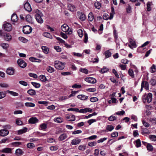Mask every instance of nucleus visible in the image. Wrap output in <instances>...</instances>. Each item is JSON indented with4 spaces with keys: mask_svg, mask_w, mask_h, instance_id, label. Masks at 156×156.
Listing matches in <instances>:
<instances>
[{
    "mask_svg": "<svg viewBox=\"0 0 156 156\" xmlns=\"http://www.w3.org/2000/svg\"><path fill=\"white\" fill-rule=\"evenodd\" d=\"M68 111H74L78 112L80 113H84L87 112H91L92 109L90 108H87L84 109L79 110L77 108H70L67 109Z\"/></svg>",
    "mask_w": 156,
    "mask_h": 156,
    "instance_id": "obj_1",
    "label": "nucleus"
},
{
    "mask_svg": "<svg viewBox=\"0 0 156 156\" xmlns=\"http://www.w3.org/2000/svg\"><path fill=\"white\" fill-rule=\"evenodd\" d=\"M36 14L35 17L37 22L40 24L42 23L43 22V20L42 18L43 16L42 13L39 10L37 9L36 11Z\"/></svg>",
    "mask_w": 156,
    "mask_h": 156,
    "instance_id": "obj_2",
    "label": "nucleus"
},
{
    "mask_svg": "<svg viewBox=\"0 0 156 156\" xmlns=\"http://www.w3.org/2000/svg\"><path fill=\"white\" fill-rule=\"evenodd\" d=\"M65 63L59 61H55L54 62L55 67L59 70L63 69L65 68Z\"/></svg>",
    "mask_w": 156,
    "mask_h": 156,
    "instance_id": "obj_3",
    "label": "nucleus"
},
{
    "mask_svg": "<svg viewBox=\"0 0 156 156\" xmlns=\"http://www.w3.org/2000/svg\"><path fill=\"white\" fill-rule=\"evenodd\" d=\"M3 36L4 39L8 41H10L12 39V37L9 33L0 30V36Z\"/></svg>",
    "mask_w": 156,
    "mask_h": 156,
    "instance_id": "obj_4",
    "label": "nucleus"
},
{
    "mask_svg": "<svg viewBox=\"0 0 156 156\" xmlns=\"http://www.w3.org/2000/svg\"><path fill=\"white\" fill-rule=\"evenodd\" d=\"M69 27L66 24H64L61 27V30L65 32H67V34H71L72 31L71 30H69Z\"/></svg>",
    "mask_w": 156,
    "mask_h": 156,
    "instance_id": "obj_5",
    "label": "nucleus"
},
{
    "mask_svg": "<svg viewBox=\"0 0 156 156\" xmlns=\"http://www.w3.org/2000/svg\"><path fill=\"white\" fill-rule=\"evenodd\" d=\"M32 29L31 27L29 25L24 26L23 31V33L25 34H30L32 31Z\"/></svg>",
    "mask_w": 156,
    "mask_h": 156,
    "instance_id": "obj_6",
    "label": "nucleus"
},
{
    "mask_svg": "<svg viewBox=\"0 0 156 156\" xmlns=\"http://www.w3.org/2000/svg\"><path fill=\"white\" fill-rule=\"evenodd\" d=\"M66 119L70 121H73L75 120V115L70 113L66 114Z\"/></svg>",
    "mask_w": 156,
    "mask_h": 156,
    "instance_id": "obj_7",
    "label": "nucleus"
},
{
    "mask_svg": "<svg viewBox=\"0 0 156 156\" xmlns=\"http://www.w3.org/2000/svg\"><path fill=\"white\" fill-rule=\"evenodd\" d=\"M17 63L19 66L21 68H24L26 66L27 64L26 62L21 59H19L17 61Z\"/></svg>",
    "mask_w": 156,
    "mask_h": 156,
    "instance_id": "obj_8",
    "label": "nucleus"
},
{
    "mask_svg": "<svg viewBox=\"0 0 156 156\" xmlns=\"http://www.w3.org/2000/svg\"><path fill=\"white\" fill-rule=\"evenodd\" d=\"M130 44L128 45V46L132 49L133 48H136L137 47V45L134 40L130 38L129 40Z\"/></svg>",
    "mask_w": 156,
    "mask_h": 156,
    "instance_id": "obj_9",
    "label": "nucleus"
},
{
    "mask_svg": "<svg viewBox=\"0 0 156 156\" xmlns=\"http://www.w3.org/2000/svg\"><path fill=\"white\" fill-rule=\"evenodd\" d=\"M4 29L5 30L10 31L12 29V26L11 24L9 23H6L3 25Z\"/></svg>",
    "mask_w": 156,
    "mask_h": 156,
    "instance_id": "obj_10",
    "label": "nucleus"
},
{
    "mask_svg": "<svg viewBox=\"0 0 156 156\" xmlns=\"http://www.w3.org/2000/svg\"><path fill=\"white\" fill-rule=\"evenodd\" d=\"M85 80L91 83H94L96 82V80L94 78L92 77L86 78Z\"/></svg>",
    "mask_w": 156,
    "mask_h": 156,
    "instance_id": "obj_11",
    "label": "nucleus"
},
{
    "mask_svg": "<svg viewBox=\"0 0 156 156\" xmlns=\"http://www.w3.org/2000/svg\"><path fill=\"white\" fill-rule=\"evenodd\" d=\"M81 140L78 138H75L72 140L71 142L72 145H76L79 144L81 142Z\"/></svg>",
    "mask_w": 156,
    "mask_h": 156,
    "instance_id": "obj_12",
    "label": "nucleus"
},
{
    "mask_svg": "<svg viewBox=\"0 0 156 156\" xmlns=\"http://www.w3.org/2000/svg\"><path fill=\"white\" fill-rule=\"evenodd\" d=\"M24 8L25 9L28 11L30 12L32 10V9L30 4L28 2H26L24 5Z\"/></svg>",
    "mask_w": 156,
    "mask_h": 156,
    "instance_id": "obj_13",
    "label": "nucleus"
},
{
    "mask_svg": "<svg viewBox=\"0 0 156 156\" xmlns=\"http://www.w3.org/2000/svg\"><path fill=\"white\" fill-rule=\"evenodd\" d=\"M38 120L36 117H32L28 120V122L30 123L35 124L38 122Z\"/></svg>",
    "mask_w": 156,
    "mask_h": 156,
    "instance_id": "obj_14",
    "label": "nucleus"
},
{
    "mask_svg": "<svg viewBox=\"0 0 156 156\" xmlns=\"http://www.w3.org/2000/svg\"><path fill=\"white\" fill-rule=\"evenodd\" d=\"M9 132L7 130L3 129L0 130V136H5L8 135Z\"/></svg>",
    "mask_w": 156,
    "mask_h": 156,
    "instance_id": "obj_15",
    "label": "nucleus"
},
{
    "mask_svg": "<svg viewBox=\"0 0 156 156\" xmlns=\"http://www.w3.org/2000/svg\"><path fill=\"white\" fill-rule=\"evenodd\" d=\"M152 94L151 93H148L147 96L145 100L147 101L148 103H150L152 100Z\"/></svg>",
    "mask_w": 156,
    "mask_h": 156,
    "instance_id": "obj_16",
    "label": "nucleus"
},
{
    "mask_svg": "<svg viewBox=\"0 0 156 156\" xmlns=\"http://www.w3.org/2000/svg\"><path fill=\"white\" fill-rule=\"evenodd\" d=\"M14 69L12 67L8 68L6 70L7 73L9 75H12L14 73Z\"/></svg>",
    "mask_w": 156,
    "mask_h": 156,
    "instance_id": "obj_17",
    "label": "nucleus"
},
{
    "mask_svg": "<svg viewBox=\"0 0 156 156\" xmlns=\"http://www.w3.org/2000/svg\"><path fill=\"white\" fill-rule=\"evenodd\" d=\"M143 84V87L147 90L149 89V84L146 81H142L141 84Z\"/></svg>",
    "mask_w": 156,
    "mask_h": 156,
    "instance_id": "obj_18",
    "label": "nucleus"
},
{
    "mask_svg": "<svg viewBox=\"0 0 156 156\" xmlns=\"http://www.w3.org/2000/svg\"><path fill=\"white\" fill-rule=\"evenodd\" d=\"M11 20L13 22H16L18 20V17L17 15L15 13H13L11 16Z\"/></svg>",
    "mask_w": 156,
    "mask_h": 156,
    "instance_id": "obj_19",
    "label": "nucleus"
},
{
    "mask_svg": "<svg viewBox=\"0 0 156 156\" xmlns=\"http://www.w3.org/2000/svg\"><path fill=\"white\" fill-rule=\"evenodd\" d=\"M68 136L66 133H63L58 138V140L60 141H63L66 139Z\"/></svg>",
    "mask_w": 156,
    "mask_h": 156,
    "instance_id": "obj_20",
    "label": "nucleus"
},
{
    "mask_svg": "<svg viewBox=\"0 0 156 156\" xmlns=\"http://www.w3.org/2000/svg\"><path fill=\"white\" fill-rule=\"evenodd\" d=\"M23 153V152L22 149L20 148L17 149L15 151V154L17 156H20L22 155Z\"/></svg>",
    "mask_w": 156,
    "mask_h": 156,
    "instance_id": "obj_21",
    "label": "nucleus"
},
{
    "mask_svg": "<svg viewBox=\"0 0 156 156\" xmlns=\"http://www.w3.org/2000/svg\"><path fill=\"white\" fill-rule=\"evenodd\" d=\"M77 97L79 99L82 100H85L87 99L88 97L83 94L79 95Z\"/></svg>",
    "mask_w": 156,
    "mask_h": 156,
    "instance_id": "obj_22",
    "label": "nucleus"
},
{
    "mask_svg": "<svg viewBox=\"0 0 156 156\" xmlns=\"http://www.w3.org/2000/svg\"><path fill=\"white\" fill-rule=\"evenodd\" d=\"M47 71L49 73H52L54 72L55 70L54 68L50 66H48L46 68Z\"/></svg>",
    "mask_w": 156,
    "mask_h": 156,
    "instance_id": "obj_23",
    "label": "nucleus"
},
{
    "mask_svg": "<svg viewBox=\"0 0 156 156\" xmlns=\"http://www.w3.org/2000/svg\"><path fill=\"white\" fill-rule=\"evenodd\" d=\"M68 8L72 12H73L76 10V7L73 5L69 4L68 5Z\"/></svg>",
    "mask_w": 156,
    "mask_h": 156,
    "instance_id": "obj_24",
    "label": "nucleus"
},
{
    "mask_svg": "<svg viewBox=\"0 0 156 156\" xmlns=\"http://www.w3.org/2000/svg\"><path fill=\"white\" fill-rule=\"evenodd\" d=\"M29 60L33 62H40L41 60L40 59L36 58L34 57H30L29 58Z\"/></svg>",
    "mask_w": 156,
    "mask_h": 156,
    "instance_id": "obj_25",
    "label": "nucleus"
},
{
    "mask_svg": "<svg viewBox=\"0 0 156 156\" xmlns=\"http://www.w3.org/2000/svg\"><path fill=\"white\" fill-rule=\"evenodd\" d=\"M39 78L42 82H45L48 81V80L46 78V76L44 75H40L39 76Z\"/></svg>",
    "mask_w": 156,
    "mask_h": 156,
    "instance_id": "obj_26",
    "label": "nucleus"
},
{
    "mask_svg": "<svg viewBox=\"0 0 156 156\" xmlns=\"http://www.w3.org/2000/svg\"><path fill=\"white\" fill-rule=\"evenodd\" d=\"M11 151V149L9 148H4L2 150V152L7 153H12Z\"/></svg>",
    "mask_w": 156,
    "mask_h": 156,
    "instance_id": "obj_27",
    "label": "nucleus"
},
{
    "mask_svg": "<svg viewBox=\"0 0 156 156\" xmlns=\"http://www.w3.org/2000/svg\"><path fill=\"white\" fill-rule=\"evenodd\" d=\"M27 130V128H25L23 129H22L18 131V134L19 135H21L23 133H25Z\"/></svg>",
    "mask_w": 156,
    "mask_h": 156,
    "instance_id": "obj_28",
    "label": "nucleus"
},
{
    "mask_svg": "<svg viewBox=\"0 0 156 156\" xmlns=\"http://www.w3.org/2000/svg\"><path fill=\"white\" fill-rule=\"evenodd\" d=\"M141 133L144 136L150 133V132H149V130L147 128H144L142 130Z\"/></svg>",
    "mask_w": 156,
    "mask_h": 156,
    "instance_id": "obj_29",
    "label": "nucleus"
},
{
    "mask_svg": "<svg viewBox=\"0 0 156 156\" xmlns=\"http://www.w3.org/2000/svg\"><path fill=\"white\" fill-rule=\"evenodd\" d=\"M79 18L82 21L85 20L86 18L85 15L82 13H80L79 14Z\"/></svg>",
    "mask_w": 156,
    "mask_h": 156,
    "instance_id": "obj_30",
    "label": "nucleus"
},
{
    "mask_svg": "<svg viewBox=\"0 0 156 156\" xmlns=\"http://www.w3.org/2000/svg\"><path fill=\"white\" fill-rule=\"evenodd\" d=\"M156 66L154 64H153L150 68V72L151 73H154L156 72Z\"/></svg>",
    "mask_w": 156,
    "mask_h": 156,
    "instance_id": "obj_31",
    "label": "nucleus"
},
{
    "mask_svg": "<svg viewBox=\"0 0 156 156\" xmlns=\"http://www.w3.org/2000/svg\"><path fill=\"white\" fill-rule=\"evenodd\" d=\"M88 20L90 22L94 20V17L93 13L90 12L88 16Z\"/></svg>",
    "mask_w": 156,
    "mask_h": 156,
    "instance_id": "obj_32",
    "label": "nucleus"
},
{
    "mask_svg": "<svg viewBox=\"0 0 156 156\" xmlns=\"http://www.w3.org/2000/svg\"><path fill=\"white\" fill-rule=\"evenodd\" d=\"M25 105L27 107H33L35 106V104L32 102H26L25 103Z\"/></svg>",
    "mask_w": 156,
    "mask_h": 156,
    "instance_id": "obj_33",
    "label": "nucleus"
},
{
    "mask_svg": "<svg viewBox=\"0 0 156 156\" xmlns=\"http://www.w3.org/2000/svg\"><path fill=\"white\" fill-rule=\"evenodd\" d=\"M128 73L129 75L132 78H134V72L133 70L131 69H129L128 71Z\"/></svg>",
    "mask_w": 156,
    "mask_h": 156,
    "instance_id": "obj_34",
    "label": "nucleus"
},
{
    "mask_svg": "<svg viewBox=\"0 0 156 156\" xmlns=\"http://www.w3.org/2000/svg\"><path fill=\"white\" fill-rule=\"evenodd\" d=\"M27 93L31 96L34 95L36 94V91L33 89H30L27 91Z\"/></svg>",
    "mask_w": 156,
    "mask_h": 156,
    "instance_id": "obj_35",
    "label": "nucleus"
},
{
    "mask_svg": "<svg viewBox=\"0 0 156 156\" xmlns=\"http://www.w3.org/2000/svg\"><path fill=\"white\" fill-rule=\"evenodd\" d=\"M105 58H107L111 56L112 53L109 50L106 51L104 53Z\"/></svg>",
    "mask_w": 156,
    "mask_h": 156,
    "instance_id": "obj_36",
    "label": "nucleus"
},
{
    "mask_svg": "<svg viewBox=\"0 0 156 156\" xmlns=\"http://www.w3.org/2000/svg\"><path fill=\"white\" fill-rule=\"evenodd\" d=\"M1 46L5 49H7V48H9V45L8 44L2 43L1 44Z\"/></svg>",
    "mask_w": 156,
    "mask_h": 156,
    "instance_id": "obj_37",
    "label": "nucleus"
},
{
    "mask_svg": "<svg viewBox=\"0 0 156 156\" xmlns=\"http://www.w3.org/2000/svg\"><path fill=\"white\" fill-rule=\"evenodd\" d=\"M42 49L44 52L46 54L48 53L49 52L48 48L46 46H42Z\"/></svg>",
    "mask_w": 156,
    "mask_h": 156,
    "instance_id": "obj_38",
    "label": "nucleus"
},
{
    "mask_svg": "<svg viewBox=\"0 0 156 156\" xmlns=\"http://www.w3.org/2000/svg\"><path fill=\"white\" fill-rule=\"evenodd\" d=\"M54 121L60 123L63 122V119L62 118L57 117L54 118Z\"/></svg>",
    "mask_w": 156,
    "mask_h": 156,
    "instance_id": "obj_39",
    "label": "nucleus"
},
{
    "mask_svg": "<svg viewBox=\"0 0 156 156\" xmlns=\"http://www.w3.org/2000/svg\"><path fill=\"white\" fill-rule=\"evenodd\" d=\"M86 148V144L80 145L78 147V149L80 150L84 151Z\"/></svg>",
    "mask_w": 156,
    "mask_h": 156,
    "instance_id": "obj_40",
    "label": "nucleus"
},
{
    "mask_svg": "<svg viewBox=\"0 0 156 156\" xmlns=\"http://www.w3.org/2000/svg\"><path fill=\"white\" fill-rule=\"evenodd\" d=\"M80 72L86 74H87L88 73V70L85 68H81L79 69Z\"/></svg>",
    "mask_w": 156,
    "mask_h": 156,
    "instance_id": "obj_41",
    "label": "nucleus"
},
{
    "mask_svg": "<svg viewBox=\"0 0 156 156\" xmlns=\"http://www.w3.org/2000/svg\"><path fill=\"white\" fill-rule=\"evenodd\" d=\"M95 7L98 9H99L101 7V3L98 2H96L94 3Z\"/></svg>",
    "mask_w": 156,
    "mask_h": 156,
    "instance_id": "obj_42",
    "label": "nucleus"
},
{
    "mask_svg": "<svg viewBox=\"0 0 156 156\" xmlns=\"http://www.w3.org/2000/svg\"><path fill=\"white\" fill-rule=\"evenodd\" d=\"M147 150L151 151L153 150V146L150 144H148L147 146Z\"/></svg>",
    "mask_w": 156,
    "mask_h": 156,
    "instance_id": "obj_43",
    "label": "nucleus"
},
{
    "mask_svg": "<svg viewBox=\"0 0 156 156\" xmlns=\"http://www.w3.org/2000/svg\"><path fill=\"white\" fill-rule=\"evenodd\" d=\"M27 146L28 148L30 149H31L35 147L34 144L31 143H28L27 145Z\"/></svg>",
    "mask_w": 156,
    "mask_h": 156,
    "instance_id": "obj_44",
    "label": "nucleus"
},
{
    "mask_svg": "<svg viewBox=\"0 0 156 156\" xmlns=\"http://www.w3.org/2000/svg\"><path fill=\"white\" fill-rule=\"evenodd\" d=\"M31 83L34 87L36 88H39L41 86L40 84L38 83L31 82Z\"/></svg>",
    "mask_w": 156,
    "mask_h": 156,
    "instance_id": "obj_45",
    "label": "nucleus"
},
{
    "mask_svg": "<svg viewBox=\"0 0 156 156\" xmlns=\"http://www.w3.org/2000/svg\"><path fill=\"white\" fill-rule=\"evenodd\" d=\"M40 126L41 128L40 130H44L47 128V125L45 123H42L40 125Z\"/></svg>",
    "mask_w": 156,
    "mask_h": 156,
    "instance_id": "obj_46",
    "label": "nucleus"
},
{
    "mask_svg": "<svg viewBox=\"0 0 156 156\" xmlns=\"http://www.w3.org/2000/svg\"><path fill=\"white\" fill-rule=\"evenodd\" d=\"M0 86L2 88H6L9 87V84L6 83H0Z\"/></svg>",
    "mask_w": 156,
    "mask_h": 156,
    "instance_id": "obj_47",
    "label": "nucleus"
},
{
    "mask_svg": "<svg viewBox=\"0 0 156 156\" xmlns=\"http://www.w3.org/2000/svg\"><path fill=\"white\" fill-rule=\"evenodd\" d=\"M136 143V146L137 147H140L141 146L140 140L139 139L135 141Z\"/></svg>",
    "mask_w": 156,
    "mask_h": 156,
    "instance_id": "obj_48",
    "label": "nucleus"
},
{
    "mask_svg": "<svg viewBox=\"0 0 156 156\" xmlns=\"http://www.w3.org/2000/svg\"><path fill=\"white\" fill-rule=\"evenodd\" d=\"M43 35L44 36L49 38H52V37L51 35L50 34V33L48 32H45L43 34Z\"/></svg>",
    "mask_w": 156,
    "mask_h": 156,
    "instance_id": "obj_49",
    "label": "nucleus"
},
{
    "mask_svg": "<svg viewBox=\"0 0 156 156\" xmlns=\"http://www.w3.org/2000/svg\"><path fill=\"white\" fill-rule=\"evenodd\" d=\"M114 129V127L111 125H108L106 127V129L109 131H111Z\"/></svg>",
    "mask_w": 156,
    "mask_h": 156,
    "instance_id": "obj_50",
    "label": "nucleus"
},
{
    "mask_svg": "<svg viewBox=\"0 0 156 156\" xmlns=\"http://www.w3.org/2000/svg\"><path fill=\"white\" fill-rule=\"evenodd\" d=\"M7 92L9 93L11 95L14 96H18L19 95V94L18 93L14 91H11L10 90H8Z\"/></svg>",
    "mask_w": 156,
    "mask_h": 156,
    "instance_id": "obj_51",
    "label": "nucleus"
},
{
    "mask_svg": "<svg viewBox=\"0 0 156 156\" xmlns=\"http://www.w3.org/2000/svg\"><path fill=\"white\" fill-rule=\"evenodd\" d=\"M26 19L27 21L29 22L30 23L32 21V17L30 15H27Z\"/></svg>",
    "mask_w": 156,
    "mask_h": 156,
    "instance_id": "obj_52",
    "label": "nucleus"
},
{
    "mask_svg": "<svg viewBox=\"0 0 156 156\" xmlns=\"http://www.w3.org/2000/svg\"><path fill=\"white\" fill-rule=\"evenodd\" d=\"M116 116L112 115L110 116L108 119L110 121H113L116 120Z\"/></svg>",
    "mask_w": 156,
    "mask_h": 156,
    "instance_id": "obj_53",
    "label": "nucleus"
},
{
    "mask_svg": "<svg viewBox=\"0 0 156 156\" xmlns=\"http://www.w3.org/2000/svg\"><path fill=\"white\" fill-rule=\"evenodd\" d=\"M70 68L73 70H76L77 69V67L73 63L69 65Z\"/></svg>",
    "mask_w": 156,
    "mask_h": 156,
    "instance_id": "obj_54",
    "label": "nucleus"
},
{
    "mask_svg": "<svg viewBox=\"0 0 156 156\" xmlns=\"http://www.w3.org/2000/svg\"><path fill=\"white\" fill-rule=\"evenodd\" d=\"M149 138L153 141H156V136L154 135H149Z\"/></svg>",
    "mask_w": 156,
    "mask_h": 156,
    "instance_id": "obj_55",
    "label": "nucleus"
},
{
    "mask_svg": "<svg viewBox=\"0 0 156 156\" xmlns=\"http://www.w3.org/2000/svg\"><path fill=\"white\" fill-rule=\"evenodd\" d=\"M16 123L18 125H23V122L20 120V118H17L16 121Z\"/></svg>",
    "mask_w": 156,
    "mask_h": 156,
    "instance_id": "obj_56",
    "label": "nucleus"
},
{
    "mask_svg": "<svg viewBox=\"0 0 156 156\" xmlns=\"http://www.w3.org/2000/svg\"><path fill=\"white\" fill-rule=\"evenodd\" d=\"M19 40L23 43H26L28 41L25 38L22 37H19Z\"/></svg>",
    "mask_w": 156,
    "mask_h": 156,
    "instance_id": "obj_57",
    "label": "nucleus"
},
{
    "mask_svg": "<svg viewBox=\"0 0 156 156\" xmlns=\"http://www.w3.org/2000/svg\"><path fill=\"white\" fill-rule=\"evenodd\" d=\"M97 144V143L96 142H89L88 144V145L90 147H93L96 146Z\"/></svg>",
    "mask_w": 156,
    "mask_h": 156,
    "instance_id": "obj_58",
    "label": "nucleus"
},
{
    "mask_svg": "<svg viewBox=\"0 0 156 156\" xmlns=\"http://www.w3.org/2000/svg\"><path fill=\"white\" fill-rule=\"evenodd\" d=\"M151 2H148L147 4V10L148 11H150L151 10Z\"/></svg>",
    "mask_w": 156,
    "mask_h": 156,
    "instance_id": "obj_59",
    "label": "nucleus"
},
{
    "mask_svg": "<svg viewBox=\"0 0 156 156\" xmlns=\"http://www.w3.org/2000/svg\"><path fill=\"white\" fill-rule=\"evenodd\" d=\"M77 33L78 34L79 36L82 37L83 35V33L82 30L81 29H80L77 31Z\"/></svg>",
    "mask_w": 156,
    "mask_h": 156,
    "instance_id": "obj_60",
    "label": "nucleus"
},
{
    "mask_svg": "<svg viewBox=\"0 0 156 156\" xmlns=\"http://www.w3.org/2000/svg\"><path fill=\"white\" fill-rule=\"evenodd\" d=\"M125 113V112L123 110H122L121 111H118L116 113L114 114V115L115 114L119 115H123L124 113Z\"/></svg>",
    "mask_w": 156,
    "mask_h": 156,
    "instance_id": "obj_61",
    "label": "nucleus"
},
{
    "mask_svg": "<svg viewBox=\"0 0 156 156\" xmlns=\"http://www.w3.org/2000/svg\"><path fill=\"white\" fill-rule=\"evenodd\" d=\"M54 48L58 52H60L62 51L61 48L58 46H54Z\"/></svg>",
    "mask_w": 156,
    "mask_h": 156,
    "instance_id": "obj_62",
    "label": "nucleus"
},
{
    "mask_svg": "<svg viewBox=\"0 0 156 156\" xmlns=\"http://www.w3.org/2000/svg\"><path fill=\"white\" fill-rule=\"evenodd\" d=\"M118 136V133L117 132H115L112 133L111 134V136L112 137H115Z\"/></svg>",
    "mask_w": 156,
    "mask_h": 156,
    "instance_id": "obj_63",
    "label": "nucleus"
},
{
    "mask_svg": "<svg viewBox=\"0 0 156 156\" xmlns=\"http://www.w3.org/2000/svg\"><path fill=\"white\" fill-rule=\"evenodd\" d=\"M151 84L152 86H154L156 84V80L154 79H151L150 81Z\"/></svg>",
    "mask_w": 156,
    "mask_h": 156,
    "instance_id": "obj_64",
    "label": "nucleus"
}]
</instances>
